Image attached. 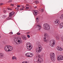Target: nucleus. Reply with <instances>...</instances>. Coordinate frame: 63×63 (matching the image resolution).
<instances>
[{
	"label": "nucleus",
	"mask_w": 63,
	"mask_h": 63,
	"mask_svg": "<svg viewBox=\"0 0 63 63\" xmlns=\"http://www.w3.org/2000/svg\"><path fill=\"white\" fill-rule=\"evenodd\" d=\"M36 57L37 58L38 57V61H37V62L38 63H41V62H43V59L41 58V56L40 55L36 56Z\"/></svg>",
	"instance_id": "f257e3e1"
},
{
	"label": "nucleus",
	"mask_w": 63,
	"mask_h": 63,
	"mask_svg": "<svg viewBox=\"0 0 63 63\" xmlns=\"http://www.w3.org/2000/svg\"><path fill=\"white\" fill-rule=\"evenodd\" d=\"M44 28H45V30H49L50 27L47 24H45L43 25Z\"/></svg>",
	"instance_id": "f03ea898"
},
{
	"label": "nucleus",
	"mask_w": 63,
	"mask_h": 63,
	"mask_svg": "<svg viewBox=\"0 0 63 63\" xmlns=\"http://www.w3.org/2000/svg\"><path fill=\"white\" fill-rule=\"evenodd\" d=\"M50 45L52 47H54V46L55 45V40H53L50 42Z\"/></svg>",
	"instance_id": "7ed1b4c3"
},
{
	"label": "nucleus",
	"mask_w": 63,
	"mask_h": 63,
	"mask_svg": "<svg viewBox=\"0 0 63 63\" xmlns=\"http://www.w3.org/2000/svg\"><path fill=\"white\" fill-rule=\"evenodd\" d=\"M50 45L52 47H54V46L55 45V40H53L50 42Z\"/></svg>",
	"instance_id": "20e7f679"
},
{
	"label": "nucleus",
	"mask_w": 63,
	"mask_h": 63,
	"mask_svg": "<svg viewBox=\"0 0 63 63\" xmlns=\"http://www.w3.org/2000/svg\"><path fill=\"white\" fill-rule=\"evenodd\" d=\"M15 14V12H11L9 14V17H8L6 18L7 19H9L10 18H11L12 17H11L12 16H13V15H14Z\"/></svg>",
	"instance_id": "39448f33"
},
{
	"label": "nucleus",
	"mask_w": 63,
	"mask_h": 63,
	"mask_svg": "<svg viewBox=\"0 0 63 63\" xmlns=\"http://www.w3.org/2000/svg\"><path fill=\"white\" fill-rule=\"evenodd\" d=\"M9 45H7L5 47L4 49L6 51H7L8 52V51H10V49H9Z\"/></svg>",
	"instance_id": "423d86ee"
},
{
	"label": "nucleus",
	"mask_w": 63,
	"mask_h": 63,
	"mask_svg": "<svg viewBox=\"0 0 63 63\" xmlns=\"http://www.w3.org/2000/svg\"><path fill=\"white\" fill-rule=\"evenodd\" d=\"M30 45V42H28L26 44V45L27 46V48L28 49V50H31V49H32V47H31L30 48H28V46H29Z\"/></svg>",
	"instance_id": "0eeeda50"
},
{
	"label": "nucleus",
	"mask_w": 63,
	"mask_h": 63,
	"mask_svg": "<svg viewBox=\"0 0 63 63\" xmlns=\"http://www.w3.org/2000/svg\"><path fill=\"white\" fill-rule=\"evenodd\" d=\"M50 58L52 61H54L55 60V55H51L50 56Z\"/></svg>",
	"instance_id": "6e6552de"
},
{
	"label": "nucleus",
	"mask_w": 63,
	"mask_h": 63,
	"mask_svg": "<svg viewBox=\"0 0 63 63\" xmlns=\"http://www.w3.org/2000/svg\"><path fill=\"white\" fill-rule=\"evenodd\" d=\"M38 13V11L36 10H34L33 12V14L34 16H36L37 15V14Z\"/></svg>",
	"instance_id": "1a4fd4ad"
},
{
	"label": "nucleus",
	"mask_w": 63,
	"mask_h": 63,
	"mask_svg": "<svg viewBox=\"0 0 63 63\" xmlns=\"http://www.w3.org/2000/svg\"><path fill=\"white\" fill-rule=\"evenodd\" d=\"M44 35L45 36L44 37V41L45 42H46L47 41V40H46V36H47V34L45 33H44Z\"/></svg>",
	"instance_id": "9d476101"
},
{
	"label": "nucleus",
	"mask_w": 63,
	"mask_h": 63,
	"mask_svg": "<svg viewBox=\"0 0 63 63\" xmlns=\"http://www.w3.org/2000/svg\"><path fill=\"white\" fill-rule=\"evenodd\" d=\"M57 48L58 50H60V51H62L63 50V48H61L59 47V46H57Z\"/></svg>",
	"instance_id": "9b49d317"
},
{
	"label": "nucleus",
	"mask_w": 63,
	"mask_h": 63,
	"mask_svg": "<svg viewBox=\"0 0 63 63\" xmlns=\"http://www.w3.org/2000/svg\"><path fill=\"white\" fill-rule=\"evenodd\" d=\"M36 51L37 52H40L41 51V49L37 48L36 49Z\"/></svg>",
	"instance_id": "f8f14e48"
},
{
	"label": "nucleus",
	"mask_w": 63,
	"mask_h": 63,
	"mask_svg": "<svg viewBox=\"0 0 63 63\" xmlns=\"http://www.w3.org/2000/svg\"><path fill=\"white\" fill-rule=\"evenodd\" d=\"M57 60L58 61H60V60H61V59L60 57V55L58 56H57Z\"/></svg>",
	"instance_id": "ddd939ff"
},
{
	"label": "nucleus",
	"mask_w": 63,
	"mask_h": 63,
	"mask_svg": "<svg viewBox=\"0 0 63 63\" xmlns=\"http://www.w3.org/2000/svg\"><path fill=\"white\" fill-rule=\"evenodd\" d=\"M59 20H58V21H57V19L56 20H55V21L54 22V23L55 24H57L58 22H59Z\"/></svg>",
	"instance_id": "4468645a"
},
{
	"label": "nucleus",
	"mask_w": 63,
	"mask_h": 63,
	"mask_svg": "<svg viewBox=\"0 0 63 63\" xmlns=\"http://www.w3.org/2000/svg\"><path fill=\"white\" fill-rule=\"evenodd\" d=\"M14 41L15 43L16 42H17V38L15 37H14Z\"/></svg>",
	"instance_id": "2eb2a0df"
},
{
	"label": "nucleus",
	"mask_w": 63,
	"mask_h": 63,
	"mask_svg": "<svg viewBox=\"0 0 63 63\" xmlns=\"http://www.w3.org/2000/svg\"><path fill=\"white\" fill-rule=\"evenodd\" d=\"M37 26L38 28V29L39 30H41V26H40L39 25H38Z\"/></svg>",
	"instance_id": "dca6fc26"
},
{
	"label": "nucleus",
	"mask_w": 63,
	"mask_h": 63,
	"mask_svg": "<svg viewBox=\"0 0 63 63\" xmlns=\"http://www.w3.org/2000/svg\"><path fill=\"white\" fill-rule=\"evenodd\" d=\"M9 49H10V51H11V50H13V47H12L10 46H9Z\"/></svg>",
	"instance_id": "f3484780"
},
{
	"label": "nucleus",
	"mask_w": 63,
	"mask_h": 63,
	"mask_svg": "<svg viewBox=\"0 0 63 63\" xmlns=\"http://www.w3.org/2000/svg\"><path fill=\"white\" fill-rule=\"evenodd\" d=\"M42 47V46L40 45H38V47L39 49H40L41 50H42V48H41ZM41 48V49H40Z\"/></svg>",
	"instance_id": "a211bd4d"
},
{
	"label": "nucleus",
	"mask_w": 63,
	"mask_h": 63,
	"mask_svg": "<svg viewBox=\"0 0 63 63\" xmlns=\"http://www.w3.org/2000/svg\"><path fill=\"white\" fill-rule=\"evenodd\" d=\"M50 55H55V54L54 53L51 52L50 53Z\"/></svg>",
	"instance_id": "6ab92c4d"
},
{
	"label": "nucleus",
	"mask_w": 63,
	"mask_h": 63,
	"mask_svg": "<svg viewBox=\"0 0 63 63\" xmlns=\"http://www.w3.org/2000/svg\"><path fill=\"white\" fill-rule=\"evenodd\" d=\"M22 38L24 40H26V37L25 36H23Z\"/></svg>",
	"instance_id": "aec40b11"
},
{
	"label": "nucleus",
	"mask_w": 63,
	"mask_h": 63,
	"mask_svg": "<svg viewBox=\"0 0 63 63\" xmlns=\"http://www.w3.org/2000/svg\"><path fill=\"white\" fill-rule=\"evenodd\" d=\"M29 9V6H26V10H28Z\"/></svg>",
	"instance_id": "412c9836"
},
{
	"label": "nucleus",
	"mask_w": 63,
	"mask_h": 63,
	"mask_svg": "<svg viewBox=\"0 0 63 63\" xmlns=\"http://www.w3.org/2000/svg\"><path fill=\"white\" fill-rule=\"evenodd\" d=\"M61 59V60H63V56L61 55H60Z\"/></svg>",
	"instance_id": "4be33fe9"
},
{
	"label": "nucleus",
	"mask_w": 63,
	"mask_h": 63,
	"mask_svg": "<svg viewBox=\"0 0 63 63\" xmlns=\"http://www.w3.org/2000/svg\"><path fill=\"white\" fill-rule=\"evenodd\" d=\"M56 39L57 40H59V37L58 36H56Z\"/></svg>",
	"instance_id": "5701e85b"
},
{
	"label": "nucleus",
	"mask_w": 63,
	"mask_h": 63,
	"mask_svg": "<svg viewBox=\"0 0 63 63\" xmlns=\"http://www.w3.org/2000/svg\"><path fill=\"white\" fill-rule=\"evenodd\" d=\"M35 3L36 4H38V3H39V2H38V1H37V0H36L35 1Z\"/></svg>",
	"instance_id": "b1692460"
},
{
	"label": "nucleus",
	"mask_w": 63,
	"mask_h": 63,
	"mask_svg": "<svg viewBox=\"0 0 63 63\" xmlns=\"http://www.w3.org/2000/svg\"><path fill=\"white\" fill-rule=\"evenodd\" d=\"M12 59L13 60H14V59H16V57L15 56H13L12 57Z\"/></svg>",
	"instance_id": "393cba45"
},
{
	"label": "nucleus",
	"mask_w": 63,
	"mask_h": 63,
	"mask_svg": "<svg viewBox=\"0 0 63 63\" xmlns=\"http://www.w3.org/2000/svg\"><path fill=\"white\" fill-rule=\"evenodd\" d=\"M12 2V0H10L8 1V3H11Z\"/></svg>",
	"instance_id": "a878e982"
},
{
	"label": "nucleus",
	"mask_w": 63,
	"mask_h": 63,
	"mask_svg": "<svg viewBox=\"0 0 63 63\" xmlns=\"http://www.w3.org/2000/svg\"><path fill=\"white\" fill-rule=\"evenodd\" d=\"M15 43H16V44H17V45H19V44H20V43H19L17 41Z\"/></svg>",
	"instance_id": "bb28decb"
},
{
	"label": "nucleus",
	"mask_w": 63,
	"mask_h": 63,
	"mask_svg": "<svg viewBox=\"0 0 63 63\" xmlns=\"http://www.w3.org/2000/svg\"><path fill=\"white\" fill-rule=\"evenodd\" d=\"M0 55H4V54L2 53H0Z\"/></svg>",
	"instance_id": "cd10ccee"
},
{
	"label": "nucleus",
	"mask_w": 63,
	"mask_h": 63,
	"mask_svg": "<svg viewBox=\"0 0 63 63\" xmlns=\"http://www.w3.org/2000/svg\"><path fill=\"white\" fill-rule=\"evenodd\" d=\"M30 54V53H26L25 54V55H29Z\"/></svg>",
	"instance_id": "c85d7f7f"
},
{
	"label": "nucleus",
	"mask_w": 63,
	"mask_h": 63,
	"mask_svg": "<svg viewBox=\"0 0 63 63\" xmlns=\"http://www.w3.org/2000/svg\"><path fill=\"white\" fill-rule=\"evenodd\" d=\"M60 25L63 26V22L61 23L60 24Z\"/></svg>",
	"instance_id": "c756f323"
},
{
	"label": "nucleus",
	"mask_w": 63,
	"mask_h": 63,
	"mask_svg": "<svg viewBox=\"0 0 63 63\" xmlns=\"http://www.w3.org/2000/svg\"><path fill=\"white\" fill-rule=\"evenodd\" d=\"M22 63H28V62H27V61L24 62H22Z\"/></svg>",
	"instance_id": "7c9ffc66"
},
{
	"label": "nucleus",
	"mask_w": 63,
	"mask_h": 63,
	"mask_svg": "<svg viewBox=\"0 0 63 63\" xmlns=\"http://www.w3.org/2000/svg\"><path fill=\"white\" fill-rule=\"evenodd\" d=\"M30 53L29 55H33V54L32 53Z\"/></svg>",
	"instance_id": "2f4dec72"
},
{
	"label": "nucleus",
	"mask_w": 63,
	"mask_h": 63,
	"mask_svg": "<svg viewBox=\"0 0 63 63\" xmlns=\"http://www.w3.org/2000/svg\"><path fill=\"white\" fill-rule=\"evenodd\" d=\"M30 56V55H27V56H27V57H32V56Z\"/></svg>",
	"instance_id": "473e14b6"
},
{
	"label": "nucleus",
	"mask_w": 63,
	"mask_h": 63,
	"mask_svg": "<svg viewBox=\"0 0 63 63\" xmlns=\"http://www.w3.org/2000/svg\"><path fill=\"white\" fill-rule=\"evenodd\" d=\"M62 27H63V26L60 25V28H62Z\"/></svg>",
	"instance_id": "72a5a7b5"
},
{
	"label": "nucleus",
	"mask_w": 63,
	"mask_h": 63,
	"mask_svg": "<svg viewBox=\"0 0 63 63\" xmlns=\"http://www.w3.org/2000/svg\"><path fill=\"white\" fill-rule=\"evenodd\" d=\"M61 17L63 18V14H62L61 16Z\"/></svg>",
	"instance_id": "f704fd0d"
},
{
	"label": "nucleus",
	"mask_w": 63,
	"mask_h": 63,
	"mask_svg": "<svg viewBox=\"0 0 63 63\" xmlns=\"http://www.w3.org/2000/svg\"><path fill=\"white\" fill-rule=\"evenodd\" d=\"M36 20L37 21H39V18H36Z\"/></svg>",
	"instance_id": "c9c22d12"
},
{
	"label": "nucleus",
	"mask_w": 63,
	"mask_h": 63,
	"mask_svg": "<svg viewBox=\"0 0 63 63\" xmlns=\"http://www.w3.org/2000/svg\"><path fill=\"white\" fill-rule=\"evenodd\" d=\"M17 35H20V33L18 32L17 33Z\"/></svg>",
	"instance_id": "e433bc0d"
},
{
	"label": "nucleus",
	"mask_w": 63,
	"mask_h": 63,
	"mask_svg": "<svg viewBox=\"0 0 63 63\" xmlns=\"http://www.w3.org/2000/svg\"><path fill=\"white\" fill-rule=\"evenodd\" d=\"M27 36L28 38H30V35H27Z\"/></svg>",
	"instance_id": "4c0bfd02"
},
{
	"label": "nucleus",
	"mask_w": 63,
	"mask_h": 63,
	"mask_svg": "<svg viewBox=\"0 0 63 63\" xmlns=\"http://www.w3.org/2000/svg\"><path fill=\"white\" fill-rule=\"evenodd\" d=\"M3 55H0V58H2L3 57Z\"/></svg>",
	"instance_id": "58836bf2"
},
{
	"label": "nucleus",
	"mask_w": 63,
	"mask_h": 63,
	"mask_svg": "<svg viewBox=\"0 0 63 63\" xmlns=\"http://www.w3.org/2000/svg\"><path fill=\"white\" fill-rule=\"evenodd\" d=\"M42 55H45V54H44V53H42Z\"/></svg>",
	"instance_id": "ea45409f"
},
{
	"label": "nucleus",
	"mask_w": 63,
	"mask_h": 63,
	"mask_svg": "<svg viewBox=\"0 0 63 63\" xmlns=\"http://www.w3.org/2000/svg\"><path fill=\"white\" fill-rule=\"evenodd\" d=\"M10 34H11V35H12L13 34V33L12 32H10Z\"/></svg>",
	"instance_id": "a19ab883"
},
{
	"label": "nucleus",
	"mask_w": 63,
	"mask_h": 63,
	"mask_svg": "<svg viewBox=\"0 0 63 63\" xmlns=\"http://www.w3.org/2000/svg\"><path fill=\"white\" fill-rule=\"evenodd\" d=\"M24 10V9L23 8L20 9V10H21V11H22V10Z\"/></svg>",
	"instance_id": "79ce46f5"
},
{
	"label": "nucleus",
	"mask_w": 63,
	"mask_h": 63,
	"mask_svg": "<svg viewBox=\"0 0 63 63\" xmlns=\"http://www.w3.org/2000/svg\"><path fill=\"white\" fill-rule=\"evenodd\" d=\"M16 10H18V9H19L18 8H16Z\"/></svg>",
	"instance_id": "37998d69"
},
{
	"label": "nucleus",
	"mask_w": 63,
	"mask_h": 63,
	"mask_svg": "<svg viewBox=\"0 0 63 63\" xmlns=\"http://www.w3.org/2000/svg\"><path fill=\"white\" fill-rule=\"evenodd\" d=\"M41 11L42 12H43L44 11V9H42L41 10Z\"/></svg>",
	"instance_id": "c03bdc74"
},
{
	"label": "nucleus",
	"mask_w": 63,
	"mask_h": 63,
	"mask_svg": "<svg viewBox=\"0 0 63 63\" xmlns=\"http://www.w3.org/2000/svg\"><path fill=\"white\" fill-rule=\"evenodd\" d=\"M20 42V41L19 40H18V41H17V42L18 43H19V42Z\"/></svg>",
	"instance_id": "a18cd8bd"
},
{
	"label": "nucleus",
	"mask_w": 63,
	"mask_h": 63,
	"mask_svg": "<svg viewBox=\"0 0 63 63\" xmlns=\"http://www.w3.org/2000/svg\"><path fill=\"white\" fill-rule=\"evenodd\" d=\"M30 33V32H28L27 33V34H29Z\"/></svg>",
	"instance_id": "49530a36"
},
{
	"label": "nucleus",
	"mask_w": 63,
	"mask_h": 63,
	"mask_svg": "<svg viewBox=\"0 0 63 63\" xmlns=\"http://www.w3.org/2000/svg\"><path fill=\"white\" fill-rule=\"evenodd\" d=\"M31 47V45H29V48Z\"/></svg>",
	"instance_id": "de8ad7c7"
},
{
	"label": "nucleus",
	"mask_w": 63,
	"mask_h": 63,
	"mask_svg": "<svg viewBox=\"0 0 63 63\" xmlns=\"http://www.w3.org/2000/svg\"><path fill=\"white\" fill-rule=\"evenodd\" d=\"M6 12V10H4L3 11V13H5Z\"/></svg>",
	"instance_id": "09e8293b"
},
{
	"label": "nucleus",
	"mask_w": 63,
	"mask_h": 63,
	"mask_svg": "<svg viewBox=\"0 0 63 63\" xmlns=\"http://www.w3.org/2000/svg\"><path fill=\"white\" fill-rule=\"evenodd\" d=\"M61 39L62 41H63V36L62 37Z\"/></svg>",
	"instance_id": "8fccbe9b"
},
{
	"label": "nucleus",
	"mask_w": 63,
	"mask_h": 63,
	"mask_svg": "<svg viewBox=\"0 0 63 63\" xmlns=\"http://www.w3.org/2000/svg\"><path fill=\"white\" fill-rule=\"evenodd\" d=\"M14 4H11V6H14Z\"/></svg>",
	"instance_id": "3c124183"
},
{
	"label": "nucleus",
	"mask_w": 63,
	"mask_h": 63,
	"mask_svg": "<svg viewBox=\"0 0 63 63\" xmlns=\"http://www.w3.org/2000/svg\"><path fill=\"white\" fill-rule=\"evenodd\" d=\"M2 5H3V3H1L0 4V6H1Z\"/></svg>",
	"instance_id": "603ef678"
},
{
	"label": "nucleus",
	"mask_w": 63,
	"mask_h": 63,
	"mask_svg": "<svg viewBox=\"0 0 63 63\" xmlns=\"http://www.w3.org/2000/svg\"><path fill=\"white\" fill-rule=\"evenodd\" d=\"M20 5H17V7H20Z\"/></svg>",
	"instance_id": "864d4df0"
},
{
	"label": "nucleus",
	"mask_w": 63,
	"mask_h": 63,
	"mask_svg": "<svg viewBox=\"0 0 63 63\" xmlns=\"http://www.w3.org/2000/svg\"><path fill=\"white\" fill-rule=\"evenodd\" d=\"M2 44L3 43V44H5V42H4V41H2Z\"/></svg>",
	"instance_id": "5fc2aeb1"
},
{
	"label": "nucleus",
	"mask_w": 63,
	"mask_h": 63,
	"mask_svg": "<svg viewBox=\"0 0 63 63\" xmlns=\"http://www.w3.org/2000/svg\"><path fill=\"white\" fill-rule=\"evenodd\" d=\"M34 8H37V6H34Z\"/></svg>",
	"instance_id": "6e6d98bb"
},
{
	"label": "nucleus",
	"mask_w": 63,
	"mask_h": 63,
	"mask_svg": "<svg viewBox=\"0 0 63 63\" xmlns=\"http://www.w3.org/2000/svg\"><path fill=\"white\" fill-rule=\"evenodd\" d=\"M8 10H12V9H10V8H9V9H8Z\"/></svg>",
	"instance_id": "4d7b16f0"
},
{
	"label": "nucleus",
	"mask_w": 63,
	"mask_h": 63,
	"mask_svg": "<svg viewBox=\"0 0 63 63\" xmlns=\"http://www.w3.org/2000/svg\"><path fill=\"white\" fill-rule=\"evenodd\" d=\"M20 43H22V41H20Z\"/></svg>",
	"instance_id": "13d9d810"
},
{
	"label": "nucleus",
	"mask_w": 63,
	"mask_h": 63,
	"mask_svg": "<svg viewBox=\"0 0 63 63\" xmlns=\"http://www.w3.org/2000/svg\"><path fill=\"white\" fill-rule=\"evenodd\" d=\"M23 8H24V6H23Z\"/></svg>",
	"instance_id": "bf43d9fd"
},
{
	"label": "nucleus",
	"mask_w": 63,
	"mask_h": 63,
	"mask_svg": "<svg viewBox=\"0 0 63 63\" xmlns=\"http://www.w3.org/2000/svg\"><path fill=\"white\" fill-rule=\"evenodd\" d=\"M1 35H0V38H1Z\"/></svg>",
	"instance_id": "052dcab7"
},
{
	"label": "nucleus",
	"mask_w": 63,
	"mask_h": 63,
	"mask_svg": "<svg viewBox=\"0 0 63 63\" xmlns=\"http://www.w3.org/2000/svg\"><path fill=\"white\" fill-rule=\"evenodd\" d=\"M4 16V17H5V16Z\"/></svg>",
	"instance_id": "680f3d73"
},
{
	"label": "nucleus",
	"mask_w": 63,
	"mask_h": 63,
	"mask_svg": "<svg viewBox=\"0 0 63 63\" xmlns=\"http://www.w3.org/2000/svg\"><path fill=\"white\" fill-rule=\"evenodd\" d=\"M26 5H27V6H29V5L26 4Z\"/></svg>",
	"instance_id": "e2e57ef3"
}]
</instances>
